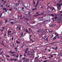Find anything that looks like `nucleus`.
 Listing matches in <instances>:
<instances>
[{
	"instance_id": "f257e3e1",
	"label": "nucleus",
	"mask_w": 62,
	"mask_h": 62,
	"mask_svg": "<svg viewBox=\"0 0 62 62\" xmlns=\"http://www.w3.org/2000/svg\"><path fill=\"white\" fill-rule=\"evenodd\" d=\"M53 54H51L50 55V56H49V59H51V58H53L54 57Z\"/></svg>"
},
{
	"instance_id": "f03ea898",
	"label": "nucleus",
	"mask_w": 62,
	"mask_h": 62,
	"mask_svg": "<svg viewBox=\"0 0 62 62\" xmlns=\"http://www.w3.org/2000/svg\"><path fill=\"white\" fill-rule=\"evenodd\" d=\"M25 32L26 33H30V31H28L27 29H26L25 30Z\"/></svg>"
},
{
	"instance_id": "7ed1b4c3",
	"label": "nucleus",
	"mask_w": 62,
	"mask_h": 62,
	"mask_svg": "<svg viewBox=\"0 0 62 62\" xmlns=\"http://www.w3.org/2000/svg\"><path fill=\"white\" fill-rule=\"evenodd\" d=\"M11 30L8 31H7V32H8L7 34L8 35L9 34H10V33H11Z\"/></svg>"
},
{
	"instance_id": "20e7f679",
	"label": "nucleus",
	"mask_w": 62,
	"mask_h": 62,
	"mask_svg": "<svg viewBox=\"0 0 62 62\" xmlns=\"http://www.w3.org/2000/svg\"><path fill=\"white\" fill-rule=\"evenodd\" d=\"M2 29H0V31H3L4 30V28H5L4 27H3L2 28Z\"/></svg>"
},
{
	"instance_id": "39448f33",
	"label": "nucleus",
	"mask_w": 62,
	"mask_h": 62,
	"mask_svg": "<svg viewBox=\"0 0 62 62\" xmlns=\"http://www.w3.org/2000/svg\"><path fill=\"white\" fill-rule=\"evenodd\" d=\"M23 32H22V33H21L20 34V35H21V36L20 37V38H21V37H22V36H23Z\"/></svg>"
},
{
	"instance_id": "423d86ee",
	"label": "nucleus",
	"mask_w": 62,
	"mask_h": 62,
	"mask_svg": "<svg viewBox=\"0 0 62 62\" xmlns=\"http://www.w3.org/2000/svg\"><path fill=\"white\" fill-rule=\"evenodd\" d=\"M26 62H29V59H26Z\"/></svg>"
},
{
	"instance_id": "0eeeda50",
	"label": "nucleus",
	"mask_w": 62,
	"mask_h": 62,
	"mask_svg": "<svg viewBox=\"0 0 62 62\" xmlns=\"http://www.w3.org/2000/svg\"><path fill=\"white\" fill-rule=\"evenodd\" d=\"M56 37H55V36L54 38H53V40H54V39H56Z\"/></svg>"
},
{
	"instance_id": "6e6552de",
	"label": "nucleus",
	"mask_w": 62,
	"mask_h": 62,
	"mask_svg": "<svg viewBox=\"0 0 62 62\" xmlns=\"http://www.w3.org/2000/svg\"><path fill=\"white\" fill-rule=\"evenodd\" d=\"M61 6V4H60L59 3L58 4V7H57V8H58V7L60 8V6Z\"/></svg>"
},
{
	"instance_id": "1a4fd4ad",
	"label": "nucleus",
	"mask_w": 62,
	"mask_h": 62,
	"mask_svg": "<svg viewBox=\"0 0 62 62\" xmlns=\"http://www.w3.org/2000/svg\"><path fill=\"white\" fill-rule=\"evenodd\" d=\"M16 58H18L19 57V54H18V53L17 54V55L16 56Z\"/></svg>"
},
{
	"instance_id": "9d476101",
	"label": "nucleus",
	"mask_w": 62,
	"mask_h": 62,
	"mask_svg": "<svg viewBox=\"0 0 62 62\" xmlns=\"http://www.w3.org/2000/svg\"><path fill=\"white\" fill-rule=\"evenodd\" d=\"M12 35V33H10L9 34H8V36H9H9H11Z\"/></svg>"
},
{
	"instance_id": "9b49d317",
	"label": "nucleus",
	"mask_w": 62,
	"mask_h": 62,
	"mask_svg": "<svg viewBox=\"0 0 62 62\" xmlns=\"http://www.w3.org/2000/svg\"><path fill=\"white\" fill-rule=\"evenodd\" d=\"M54 19H55V20H56V19H57V16L56 15L55 16Z\"/></svg>"
},
{
	"instance_id": "f8f14e48",
	"label": "nucleus",
	"mask_w": 62,
	"mask_h": 62,
	"mask_svg": "<svg viewBox=\"0 0 62 62\" xmlns=\"http://www.w3.org/2000/svg\"><path fill=\"white\" fill-rule=\"evenodd\" d=\"M19 3H16V6H19Z\"/></svg>"
},
{
	"instance_id": "ddd939ff",
	"label": "nucleus",
	"mask_w": 62,
	"mask_h": 62,
	"mask_svg": "<svg viewBox=\"0 0 62 62\" xmlns=\"http://www.w3.org/2000/svg\"><path fill=\"white\" fill-rule=\"evenodd\" d=\"M4 40H2V43H1V45H2L3 44H4Z\"/></svg>"
},
{
	"instance_id": "4468645a",
	"label": "nucleus",
	"mask_w": 62,
	"mask_h": 62,
	"mask_svg": "<svg viewBox=\"0 0 62 62\" xmlns=\"http://www.w3.org/2000/svg\"><path fill=\"white\" fill-rule=\"evenodd\" d=\"M28 14L29 16H30L31 15H30V12L29 11H28Z\"/></svg>"
},
{
	"instance_id": "2eb2a0df",
	"label": "nucleus",
	"mask_w": 62,
	"mask_h": 62,
	"mask_svg": "<svg viewBox=\"0 0 62 62\" xmlns=\"http://www.w3.org/2000/svg\"><path fill=\"white\" fill-rule=\"evenodd\" d=\"M10 23L11 24H12V25H13V24H12L14 23V22H10Z\"/></svg>"
},
{
	"instance_id": "dca6fc26",
	"label": "nucleus",
	"mask_w": 62,
	"mask_h": 62,
	"mask_svg": "<svg viewBox=\"0 0 62 62\" xmlns=\"http://www.w3.org/2000/svg\"><path fill=\"white\" fill-rule=\"evenodd\" d=\"M52 9V11H53V9H54V10H55V9H54V7H53V8H51Z\"/></svg>"
},
{
	"instance_id": "f3484780",
	"label": "nucleus",
	"mask_w": 62,
	"mask_h": 62,
	"mask_svg": "<svg viewBox=\"0 0 62 62\" xmlns=\"http://www.w3.org/2000/svg\"><path fill=\"white\" fill-rule=\"evenodd\" d=\"M9 21H14V19L10 18L9 19Z\"/></svg>"
},
{
	"instance_id": "a211bd4d",
	"label": "nucleus",
	"mask_w": 62,
	"mask_h": 62,
	"mask_svg": "<svg viewBox=\"0 0 62 62\" xmlns=\"http://www.w3.org/2000/svg\"><path fill=\"white\" fill-rule=\"evenodd\" d=\"M26 50L25 51L27 52V51H28V47H27V48L26 49Z\"/></svg>"
},
{
	"instance_id": "6ab92c4d",
	"label": "nucleus",
	"mask_w": 62,
	"mask_h": 62,
	"mask_svg": "<svg viewBox=\"0 0 62 62\" xmlns=\"http://www.w3.org/2000/svg\"><path fill=\"white\" fill-rule=\"evenodd\" d=\"M22 56H23V55L21 54H20V56H19L20 58H21V57Z\"/></svg>"
},
{
	"instance_id": "aec40b11",
	"label": "nucleus",
	"mask_w": 62,
	"mask_h": 62,
	"mask_svg": "<svg viewBox=\"0 0 62 62\" xmlns=\"http://www.w3.org/2000/svg\"><path fill=\"white\" fill-rule=\"evenodd\" d=\"M41 14L42 15H44V13L43 12H42V13H41Z\"/></svg>"
},
{
	"instance_id": "412c9836",
	"label": "nucleus",
	"mask_w": 62,
	"mask_h": 62,
	"mask_svg": "<svg viewBox=\"0 0 62 62\" xmlns=\"http://www.w3.org/2000/svg\"><path fill=\"white\" fill-rule=\"evenodd\" d=\"M36 4V2H35V1H33V5H35V4Z\"/></svg>"
},
{
	"instance_id": "4be33fe9",
	"label": "nucleus",
	"mask_w": 62,
	"mask_h": 62,
	"mask_svg": "<svg viewBox=\"0 0 62 62\" xmlns=\"http://www.w3.org/2000/svg\"><path fill=\"white\" fill-rule=\"evenodd\" d=\"M39 0H38L37 1V3H36V4L38 5V4H39Z\"/></svg>"
},
{
	"instance_id": "5701e85b",
	"label": "nucleus",
	"mask_w": 62,
	"mask_h": 62,
	"mask_svg": "<svg viewBox=\"0 0 62 62\" xmlns=\"http://www.w3.org/2000/svg\"><path fill=\"white\" fill-rule=\"evenodd\" d=\"M3 51H2V52H1V53H0V55H1V54H3Z\"/></svg>"
},
{
	"instance_id": "b1692460",
	"label": "nucleus",
	"mask_w": 62,
	"mask_h": 62,
	"mask_svg": "<svg viewBox=\"0 0 62 62\" xmlns=\"http://www.w3.org/2000/svg\"><path fill=\"white\" fill-rule=\"evenodd\" d=\"M39 36H40V37H42V34H39Z\"/></svg>"
},
{
	"instance_id": "393cba45",
	"label": "nucleus",
	"mask_w": 62,
	"mask_h": 62,
	"mask_svg": "<svg viewBox=\"0 0 62 62\" xmlns=\"http://www.w3.org/2000/svg\"><path fill=\"white\" fill-rule=\"evenodd\" d=\"M6 56H7L8 57H9V55H5Z\"/></svg>"
},
{
	"instance_id": "a878e982",
	"label": "nucleus",
	"mask_w": 62,
	"mask_h": 62,
	"mask_svg": "<svg viewBox=\"0 0 62 62\" xmlns=\"http://www.w3.org/2000/svg\"><path fill=\"white\" fill-rule=\"evenodd\" d=\"M58 36V33H57L56 34V35L55 36V37H57V36Z\"/></svg>"
},
{
	"instance_id": "bb28decb",
	"label": "nucleus",
	"mask_w": 62,
	"mask_h": 62,
	"mask_svg": "<svg viewBox=\"0 0 62 62\" xmlns=\"http://www.w3.org/2000/svg\"><path fill=\"white\" fill-rule=\"evenodd\" d=\"M24 7H22V9H21V10H23V9H24Z\"/></svg>"
},
{
	"instance_id": "cd10ccee",
	"label": "nucleus",
	"mask_w": 62,
	"mask_h": 62,
	"mask_svg": "<svg viewBox=\"0 0 62 62\" xmlns=\"http://www.w3.org/2000/svg\"><path fill=\"white\" fill-rule=\"evenodd\" d=\"M39 31H40V30H38L37 31V32L38 34H39Z\"/></svg>"
},
{
	"instance_id": "c85d7f7f",
	"label": "nucleus",
	"mask_w": 62,
	"mask_h": 62,
	"mask_svg": "<svg viewBox=\"0 0 62 62\" xmlns=\"http://www.w3.org/2000/svg\"><path fill=\"white\" fill-rule=\"evenodd\" d=\"M14 61H16L17 60H18V59H15L14 60Z\"/></svg>"
},
{
	"instance_id": "c756f323",
	"label": "nucleus",
	"mask_w": 62,
	"mask_h": 62,
	"mask_svg": "<svg viewBox=\"0 0 62 62\" xmlns=\"http://www.w3.org/2000/svg\"><path fill=\"white\" fill-rule=\"evenodd\" d=\"M53 44H54V43H49V44H52V45H53Z\"/></svg>"
},
{
	"instance_id": "7c9ffc66",
	"label": "nucleus",
	"mask_w": 62,
	"mask_h": 62,
	"mask_svg": "<svg viewBox=\"0 0 62 62\" xmlns=\"http://www.w3.org/2000/svg\"><path fill=\"white\" fill-rule=\"evenodd\" d=\"M3 10H6V8H3Z\"/></svg>"
},
{
	"instance_id": "2f4dec72",
	"label": "nucleus",
	"mask_w": 62,
	"mask_h": 62,
	"mask_svg": "<svg viewBox=\"0 0 62 62\" xmlns=\"http://www.w3.org/2000/svg\"><path fill=\"white\" fill-rule=\"evenodd\" d=\"M26 58L25 57H24L22 59V60H25V59H26Z\"/></svg>"
},
{
	"instance_id": "473e14b6",
	"label": "nucleus",
	"mask_w": 62,
	"mask_h": 62,
	"mask_svg": "<svg viewBox=\"0 0 62 62\" xmlns=\"http://www.w3.org/2000/svg\"><path fill=\"white\" fill-rule=\"evenodd\" d=\"M2 15V13H1L0 14V18H1V16Z\"/></svg>"
},
{
	"instance_id": "72a5a7b5",
	"label": "nucleus",
	"mask_w": 62,
	"mask_h": 62,
	"mask_svg": "<svg viewBox=\"0 0 62 62\" xmlns=\"http://www.w3.org/2000/svg\"><path fill=\"white\" fill-rule=\"evenodd\" d=\"M11 10H12V8H11L10 9H9V11H11Z\"/></svg>"
},
{
	"instance_id": "f704fd0d",
	"label": "nucleus",
	"mask_w": 62,
	"mask_h": 62,
	"mask_svg": "<svg viewBox=\"0 0 62 62\" xmlns=\"http://www.w3.org/2000/svg\"><path fill=\"white\" fill-rule=\"evenodd\" d=\"M37 5H38V4H36V5H34V6L33 5V7H37Z\"/></svg>"
},
{
	"instance_id": "c9c22d12",
	"label": "nucleus",
	"mask_w": 62,
	"mask_h": 62,
	"mask_svg": "<svg viewBox=\"0 0 62 62\" xmlns=\"http://www.w3.org/2000/svg\"><path fill=\"white\" fill-rule=\"evenodd\" d=\"M23 55H24V57L26 56V55H25V53H24V54H23Z\"/></svg>"
},
{
	"instance_id": "e433bc0d",
	"label": "nucleus",
	"mask_w": 62,
	"mask_h": 62,
	"mask_svg": "<svg viewBox=\"0 0 62 62\" xmlns=\"http://www.w3.org/2000/svg\"><path fill=\"white\" fill-rule=\"evenodd\" d=\"M51 16H52V17H54V15L53 14H51Z\"/></svg>"
},
{
	"instance_id": "4c0bfd02",
	"label": "nucleus",
	"mask_w": 62,
	"mask_h": 62,
	"mask_svg": "<svg viewBox=\"0 0 62 62\" xmlns=\"http://www.w3.org/2000/svg\"><path fill=\"white\" fill-rule=\"evenodd\" d=\"M11 39L12 41H13V36L11 38Z\"/></svg>"
},
{
	"instance_id": "58836bf2",
	"label": "nucleus",
	"mask_w": 62,
	"mask_h": 62,
	"mask_svg": "<svg viewBox=\"0 0 62 62\" xmlns=\"http://www.w3.org/2000/svg\"><path fill=\"white\" fill-rule=\"evenodd\" d=\"M16 42L17 43H19L20 42H19L18 41H16Z\"/></svg>"
},
{
	"instance_id": "ea45409f",
	"label": "nucleus",
	"mask_w": 62,
	"mask_h": 62,
	"mask_svg": "<svg viewBox=\"0 0 62 62\" xmlns=\"http://www.w3.org/2000/svg\"><path fill=\"white\" fill-rule=\"evenodd\" d=\"M58 10H60L61 9V8H60V7H58Z\"/></svg>"
},
{
	"instance_id": "a19ab883",
	"label": "nucleus",
	"mask_w": 62,
	"mask_h": 62,
	"mask_svg": "<svg viewBox=\"0 0 62 62\" xmlns=\"http://www.w3.org/2000/svg\"><path fill=\"white\" fill-rule=\"evenodd\" d=\"M48 21V20H46L44 21L43 22V23H44V22H46V21Z\"/></svg>"
},
{
	"instance_id": "79ce46f5",
	"label": "nucleus",
	"mask_w": 62,
	"mask_h": 62,
	"mask_svg": "<svg viewBox=\"0 0 62 62\" xmlns=\"http://www.w3.org/2000/svg\"><path fill=\"white\" fill-rule=\"evenodd\" d=\"M25 4L24 3H23L22 4L23 5V7H24L25 6Z\"/></svg>"
},
{
	"instance_id": "37998d69",
	"label": "nucleus",
	"mask_w": 62,
	"mask_h": 62,
	"mask_svg": "<svg viewBox=\"0 0 62 62\" xmlns=\"http://www.w3.org/2000/svg\"><path fill=\"white\" fill-rule=\"evenodd\" d=\"M25 19L26 20H28V19L27 18H25Z\"/></svg>"
},
{
	"instance_id": "c03bdc74",
	"label": "nucleus",
	"mask_w": 62,
	"mask_h": 62,
	"mask_svg": "<svg viewBox=\"0 0 62 62\" xmlns=\"http://www.w3.org/2000/svg\"><path fill=\"white\" fill-rule=\"evenodd\" d=\"M46 41H48V38H46Z\"/></svg>"
},
{
	"instance_id": "a18cd8bd",
	"label": "nucleus",
	"mask_w": 62,
	"mask_h": 62,
	"mask_svg": "<svg viewBox=\"0 0 62 62\" xmlns=\"http://www.w3.org/2000/svg\"><path fill=\"white\" fill-rule=\"evenodd\" d=\"M10 60H11V61H12V60H14V59H13L11 58Z\"/></svg>"
},
{
	"instance_id": "49530a36",
	"label": "nucleus",
	"mask_w": 62,
	"mask_h": 62,
	"mask_svg": "<svg viewBox=\"0 0 62 62\" xmlns=\"http://www.w3.org/2000/svg\"><path fill=\"white\" fill-rule=\"evenodd\" d=\"M46 14H45V15H44V16H43V17H45V16H46Z\"/></svg>"
},
{
	"instance_id": "de8ad7c7",
	"label": "nucleus",
	"mask_w": 62,
	"mask_h": 62,
	"mask_svg": "<svg viewBox=\"0 0 62 62\" xmlns=\"http://www.w3.org/2000/svg\"><path fill=\"white\" fill-rule=\"evenodd\" d=\"M38 57H36L35 59V60L36 59H37V58H38Z\"/></svg>"
},
{
	"instance_id": "09e8293b",
	"label": "nucleus",
	"mask_w": 62,
	"mask_h": 62,
	"mask_svg": "<svg viewBox=\"0 0 62 62\" xmlns=\"http://www.w3.org/2000/svg\"><path fill=\"white\" fill-rule=\"evenodd\" d=\"M43 16L42 17H40L39 18H39H43Z\"/></svg>"
},
{
	"instance_id": "8fccbe9b",
	"label": "nucleus",
	"mask_w": 62,
	"mask_h": 62,
	"mask_svg": "<svg viewBox=\"0 0 62 62\" xmlns=\"http://www.w3.org/2000/svg\"><path fill=\"white\" fill-rule=\"evenodd\" d=\"M52 20L53 21V22H54V18H52Z\"/></svg>"
},
{
	"instance_id": "3c124183",
	"label": "nucleus",
	"mask_w": 62,
	"mask_h": 62,
	"mask_svg": "<svg viewBox=\"0 0 62 62\" xmlns=\"http://www.w3.org/2000/svg\"><path fill=\"white\" fill-rule=\"evenodd\" d=\"M48 52H51V50L50 49H49L48 50Z\"/></svg>"
},
{
	"instance_id": "603ef678",
	"label": "nucleus",
	"mask_w": 62,
	"mask_h": 62,
	"mask_svg": "<svg viewBox=\"0 0 62 62\" xmlns=\"http://www.w3.org/2000/svg\"><path fill=\"white\" fill-rule=\"evenodd\" d=\"M4 46L5 48H6V47H7V45H4Z\"/></svg>"
},
{
	"instance_id": "864d4df0",
	"label": "nucleus",
	"mask_w": 62,
	"mask_h": 62,
	"mask_svg": "<svg viewBox=\"0 0 62 62\" xmlns=\"http://www.w3.org/2000/svg\"><path fill=\"white\" fill-rule=\"evenodd\" d=\"M17 47H15V49H16V51H17Z\"/></svg>"
},
{
	"instance_id": "5fc2aeb1",
	"label": "nucleus",
	"mask_w": 62,
	"mask_h": 62,
	"mask_svg": "<svg viewBox=\"0 0 62 62\" xmlns=\"http://www.w3.org/2000/svg\"><path fill=\"white\" fill-rule=\"evenodd\" d=\"M61 37V36H60V37H57V38H58V39H59V38H60V37Z\"/></svg>"
},
{
	"instance_id": "6e6d98bb",
	"label": "nucleus",
	"mask_w": 62,
	"mask_h": 62,
	"mask_svg": "<svg viewBox=\"0 0 62 62\" xmlns=\"http://www.w3.org/2000/svg\"><path fill=\"white\" fill-rule=\"evenodd\" d=\"M24 45H25V44H24L23 43V46H24Z\"/></svg>"
},
{
	"instance_id": "4d7b16f0",
	"label": "nucleus",
	"mask_w": 62,
	"mask_h": 62,
	"mask_svg": "<svg viewBox=\"0 0 62 62\" xmlns=\"http://www.w3.org/2000/svg\"><path fill=\"white\" fill-rule=\"evenodd\" d=\"M20 29H21V26H20L19 27V30H20Z\"/></svg>"
},
{
	"instance_id": "13d9d810",
	"label": "nucleus",
	"mask_w": 62,
	"mask_h": 62,
	"mask_svg": "<svg viewBox=\"0 0 62 62\" xmlns=\"http://www.w3.org/2000/svg\"><path fill=\"white\" fill-rule=\"evenodd\" d=\"M12 51H11H11H10V52H9L10 54H11V53H12V52H11Z\"/></svg>"
},
{
	"instance_id": "bf43d9fd",
	"label": "nucleus",
	"mask_w": 62,
	"mask_h": 62,
	"mask_svg": "<svg viewBox=\"0 0 62 62\" xmlns=\"http://www.w3.org/2000/svg\"><path fill=\"white\" fill-rule=\"evenodd\" d=\"M35 8L33 9H32V11H34V10H35Z\"/></svg>"
},
{
	"instance_id": "052dcab7",
	"label": "nucleus",
	"mask_w": 62,
	"mask_h": 62,
	"mask_svg": "<svg viewBox=\"0 0 62 62\" xmlns=\"http://www.w3.org/2000/svg\"><path fill=\"white\" fill-rule=\"evenodd\" d=\"M43 8V7H40L41 8Z\"/></svg>"
},
{
	"instance_id": "680f3d73",
	"label": "nucleus",
	"mask_w": 62,
	"mask_h": 62,
	"mask_svg": "<svg viewBox=\"0 0 62 62\" xmlns=\"http://www.w3.org/2000/svg\"><path fill=\"white\" fill-rule=\"evenodd\" d=\"M22 39V40L23 41V40H24V38H23Z\"/></svg>"
},
{
	"instance_id": "e2e57ef3",
	"label": "nucleus",
	"mask_w": 62,
	"mask_h": 62,
	"mask_svg": "<svg viewBox=\"0 0 62 62\" xmlns=\"http://www.w3.org/2000/svg\"><path fill=\"white\" fill-rule=\"evenodd\" d=\"M50 9H51V8H53V7H51L50 8Z\"/></svg>"
},
{
	"instance_id": "0e129e2a",
	"label": "nucleus",
	"mask_w": 62,
	"mask_h": 62,
	"mask_svg": "<svg viewBox=\"0 0 62 62\" xmlns=\"http://www.w3.org/2000/svg\"><path fill=\"white\" fill-rule=\"evenodd\" d=\"M18 3H19V4L20 3V0H18Z\"/></svg>"
},
{
	"instance_id": "69168bd1",
	"label": "nucleus",
	"mask_w": 62,
	"mask_h": 62,
	"mask_svg": "<svg viewBox=\"0 0 62 62\" xmlns=\"http://www.w3.org/2000/svg\"><path fill=\"white\" fill-rule=\"evenodd\" d=\"M27 55H30V53H28L27 54Z\"/></svg>"
},
{
	"instance_id": "338daca9",
	"label": "nucleus",
	"mask_w": 62,
	"mask_h": 62,
	"mask_svg": "<svg viewBox=\"0 0 62 62\" xmlns=\"http://www.w3.org/2000/svg\"><path fill=\"white\" fill-rule=\"evenodd\" d=\"M60 13H62V11H60Z\"/></svg>"
},
{
	"instance_id": "774afa93",
	"label": "nucleus",
	"mask_w": 62,
	"mask_h": 62,
	"mask_svg": "<svg viewBox=\"0 0 62 62\" xmlns=\"http://www.w3.org/2000/svg\"><path fill=\"white\" fill-rule=\"evenodd\" d=\"M25 15L26 16H27V15H28L27 14H25Z\"/></svg>"
}]
</instances>
